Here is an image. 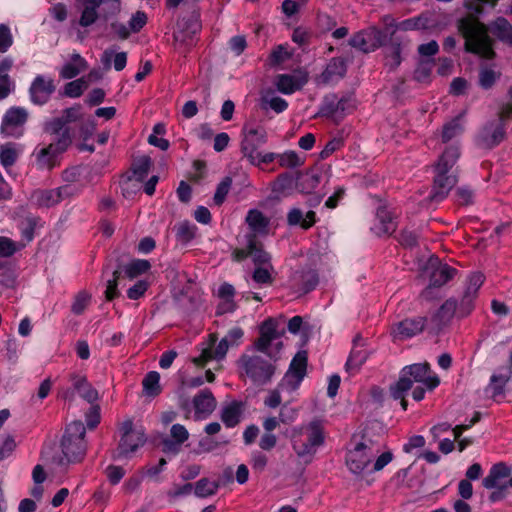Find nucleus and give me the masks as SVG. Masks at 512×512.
<instances>
[{
	"mask_svg": "<svg viewBox=\"0 0 512 512\" xmlns=\"http://www.w3.org/2000/svg\"><path fill=\"white\" fill-rule=\"evenodd\" d=\"M495 6L497 0H465L469 14L459 20L458 29L465 39V50L484 59L495 56L493 39L488 31L500 41L512 45V25L504 17H498L489 26L478 19L483 4Z\"/></svg>",
	"mask_w": 512,
	"mask_h": 512,
	"instance_id": "f257e3e1",
	"label": "nucleus"
},
{
	"mask_svg": "<svg viewBox=\"0 0 512 512\" xmlns=\"http://www.w3.org/2000/svg\"><path fill=\"white\" fill-rule=\"evenodd\" d=\"M326 439L323 422L313 419L308 423L295 426L291 429V447L296 456L305 464H310L319 448Z\"/></svg>",
	"mask_w": 512,
	"mask_h": 512,
	"instance_id": "f03ea898",
	"label": "nucleus"
},
{
	"mask_svg": "<svg viewBox=\"0 0 512 512\" xmlns=\"http://www.w3.org/2000/svg\"><path fill=\"white\" fill-rule=\"evenodd\" d=\"M439 378L431 374L427 363H417L405 366L401 372L399 380L390 388L391 395L398 400L413 388L414 384H421L432 390L439 384Z\"/></svg>",
	"mask_w": 512,
	"mask_h": 512,
	"instance_id": "7ed1b4c3",
	"label": "nucleus"
},
{
	"mask_svg": "<svg viewBox=\"0 0 512 512\" xmlns=\"http://www.w3.org/2000/svg\"><path fill=\"white\" fill-rule=\"evenodd\" d=\"M307 353L299 351L292 359L289 369L282 378L278 388L272 390L264 400V404L270 408H276L281 404L280 391H295L306 375Z\"/></svg>",
	"mask_w": 512,
	"mask_h": 512,
	"instance_id": "20e7f679",
	"label": "nucleus"
},
{
	"mask_svg": "<svg viewBox=\"0 0 512 512\" xmlns=\"http://www.w3.org/2000/svg\"><path fill=\"white\" fill-rule=\"evenodd\" d=\"M85 433L86 429L81 421H74L67 426L61 441L63 457L60 459V464L77 463L84 458Z\"/></svg>",
	"mask_w": 512,
	"mask_h": 512,
	"instance_id": "39448f33",
	"label": "nucleus"
},
{
	"mask_svg": "<svg viewBox=\"0 0 512 512\" xmlns=\"http://www.w3.org/2000/svg\"><path fill=\"white\" fill-rule=\"evenodd\" d=\"M242 135L241 151L251 164L260 166L274 160L273 153L258 152V148L267 141V133L263 127L244 126Z\"/></svg>",
	"mask_w": 512,
	"mask_h": 512,
	"instance_id": "423d86ee",
	"label": "nucleus"
},
{
	"mask_svg": "<svg viewBox=\"0 0 512 512\" xmlns=\"http://www.w3.org/2000/svg\"><path fill=\"white\" fill-rule=\"evenodd\" d=\"M283 331L278 330L276 320L269 318L260 326V336L254 343L258 352L268 355L271 359L277 360L282 349L281 336Z\"/></svg>",
	"mask_w": 512,
	"mask_h": 512,
	"instance_id": "0eeeda50",
	"label": "nucleus"
},
{
	"mask_svg": "<svg viewBox=\"0 0 512 512\" xmlns=\"http://www.w3.org/2000/svg\"><path fill=\"white\" fill-rule=\"evenodd\" d=\"M238 364L240 369L257 384H265L274 374V366L257 354H243Z\"/></svg>",
	"mask_w": 512,
	"mask_h": 512,
	"instance_id": "6e6552de",
	"label": "nucleus"
},
{
	"mask_svg": "<svg viewBox=\"0 0 512 512\" xmlns=\"http://www.w3.org/2000/svg\"><path fill=\"white\" fill-rule=\"evenodd\" d=\"M71 143L68 131H65L59 140L47 146L37 147L33 152L37 168L50 170L57 165V157L64 152Z\"/></svg>",
	"mask_w": 512,
	"mask_h": 512,
	"instance_id": "1a4fd4ad",
	"label": "nucleus"
},
{
	"mask_svg": "<svg viewBox=\"0 0 512 512\" xmlns=\"http://www.w3.org/2000/svg\"><path fill=\"white\" fill-rule=\"evenodd\" d=\"M77 193L78 189L74 185L67 184L56 189L36 190L31 195V201L39 207L49 208Z\"/></svg>",
	"mask_w": 512,
	"mask_h": 512,
	"instance_id": "9d476101",
	"label": "nucleus"
},
{
	"mask_svg": "<svg viewBox=\"0 0 512 512\" xmlns=\"http://www.w3.org/2000/svg\"><path fill=\"white\" fill-rule=\"evenodd\" d=\"M28 112L21 107H12L4 115L1 124V133L5 137L19 138L24 133V125Z\"/></svg>",
	"mask_w": 512,
	"mask_h": 512,
	"instance_id": "9b49d317",
	"label": "nucleus"
},
{
	"mask_svg": "<svg viewBox=\"0 0 512 512\" xmlns=\"http://www.w3.org/2000/svg\"><path fill=\"white\" fill-rule=\"evenodd\" d=\"M485 277L480 272L471 273L465 282L463 295L459 304V315L467 316L474 308V301L478 296V291L483 285Z\"/></svg>",
	"mask_w": 512,
	"mask_h": 512,
	"instance_id": "f8f14e48",
	"label": "nucleus"
},
{
	"mask_svg": "<svg viewBox=\"0 0 512 512\" xmlns=\"http://www.w3.org/2000/svg\"><path fill=\"white\" fill-rule=\"evenodd\" d=\"M505 137V126L503 119H493L487 122L477 135V145L491 149L499 145Z\"/></svg>",
	"mask_w": 512,
	"mask_h": 512,
	"instance_id": "ddd939ff",
	"label": "nucleus"
},
{
	"mask_svg": "<svg viewBox=\"0 0 512 512\" xmlns=\"http://www.w3.org/2000/svg\"><path fill=\"white\" fill-rule=\"evenodd\" d=\"M216 341V335L210 334L208 341L201 349V354L198 357L193 358V363L197 366H204L207 362L212 360H223L231 346L224 338H222L215 346Z\"/></svg>",
	"mask_w": 512,
	"mask_h": 512,
	"instance_id": "4468645a",
	"label": "nucleus"
},
{
	"mask_svg": "<svg viewBox=\"0 0 512 512\" xmlns=\"http://www.w3.org/2000/svg\"><path fill=\"white\" fill-rule=\"evenodd\" d=\"M427 324V318L423 316H416L412 318H405L392 325L391 335L394 340H406L420 334Z\"/></svg>",
	"mask_w": 512,
	"mask_h": 512,
	"instance_id": "2eb2a0df",
	"label": "nucleus"
},
{
	"mask_svg": "<svg viewBox=\"0 0 512 512\" xmlns=\"http://www.w3.org/2000/svg\"><path fill=\"white\" fill-rule=\"evenodd\" d=\"M199 30L200 25L196 17L178 22L174 31V41L181 53H186L187 48L193 45L194 36Z\"/></svg>",
	"mask_w": 512,
	"mask_h": 512,
	"instance_id": "dca6fc26",
	"label": "nucleus"
},
{
	"mask_svg": "<svg viewBox=\"0 0 512 512\" xmlns=\"http://www.w3.org/2000/svg\"><path fill=\"white\" fill-rule=\"evenodd\" d=\"M349 44L362 52L369 53L383 44V34L376 28H369L354 34Z\"/></svg>",
	"mask_w": 512,
	"mask_h": 512,
	"instance_id": "f3484780",
	"label": "nucleus"
},
{
	"mask_svg": "<svg viewBox=\"0 0 512 512\" xmlns=\"http://www.w3.org/2000/svg\"><path fill=\"white\" fill-rule=\"evenodd\" d=\"M371 449L363 442L358 443L353 450H350L346 457V465L353 474H361L371 462Z\"/></svg>",
	"mask_w": 512,
	"mask_h": 512,
	"instance_id": "a211bd4d",
	"label": "nucleus"
},
{
	"mask_svg": "<svg viewBox=\"0 0 512 512\" xmlns=\"http://www.w3.org/2000/svg\"><path fill=\"white\" fill-rule=\"evenodd\" d=\"M55 89L56 86L51 77L37 75L29 89L31 101L36 105H43L48 102Z\"/></svg>",
	"mask_w": 512,
	"mask_h": 512,
	"instance_id": "6ab92c4d",
	"label": "nucleus"
},
{
	"mask_svg": "<svg viewBox=\"0 0 512 512\" xmlns=\"http://www.w3.org/2000/svg\"><path fill=\"white\" fill-rule=\"evenodd\" d=\"M512 469L503 462L491 467L489 474L483 479L482 485L486 489H497L500 491L508 487L507 478L511 475Z\"/></svg>",
	"mask_w": 512,
	"mask_h": 512,
	"instance_id": "aec40b11",
	"label": "nucleus"
},
{
	"mask_svg": "<svg viewBox=\"0 0 512 512\" xmlns=\"http://www.w3.org/2000/svg\"><path fill=\"white\" fill-rule=\"evenodd\" d=\"M308 82V73L297 71L294 74H279L275 78L277 90L283 94L290 95L300 90Z\"/></svg>",
	"mask_w": 512,
	"mask_h": 512,
	"instance_id": "412c9836",
	"label": "nucleus"
},
{
	"mask_svg": "<svg viewBox=\"0 0 512 512\" xmlns=\"http://www.w3.org/2000/svg\"><path fill=\"white\" fill-rule=\"evenodd\" d=\"M457 182L456 176L451 171L435 170L434 184L431 199L443 200Z\"/></svg>",
	"mask_w": 512,
	"mask_h": 512,
	"instance_id": "4be33fe9",
	"label": "nucleus"
},
{
	"mask_svg": "<svg viewBox=\"0 0 512 512\" xmlns=\"http://www.w3.org/2000/svg\"><path fill=\"white\" fill-rule=\"evenodd\" d=\"M145 442L146 438L142 430L136 433H127L126 435H122L114 458L122 459L129 457L139 447L143 446Z\"/></svg>",
	"mask_w": 512,
	"mask_h": 512,
	"instance_id": "5701e85b",
	"label": "nucleus"
},
{
	"mask_svg": "<svg viewBox=\"0 0 512 512\" xmlns=\"http://www.w3.org/2000/svg\"><path fill=\"white\" fill-rule=\"evenodd\" d=\"M346 63L341 58H333L327 64L325 70L317 77L316 81L321 85L338 82L346 74Z\"/></svg>",
	"mask_w": 512,
	"mask_h": 512,
	"instance_id": "b1692460",
	"label": "nucleus"
},
{
	"mask_svg": "<svg viewBox=\"0 0 512 512\" xmlns=\"http://www.w3.org/2000/svg\"><path fill=\"white\" fill-rule=\"evenodd\" d=\"M195 414L199 417H207L216 408L217 402L209 389L201 390L193 398Z\"/></svg>",
	"mask_w": 512,
	"mask_h": 512,
	"instance_id": "393cba45",
	"label": "nucleus"
},
{
	"mask_svg": "<svg viewBox=\"0 0 512 512\" xmlns=\"http://www.w3.org/2000/svg\"><path fill=\"white\" fill-rule=\"evenodd\" d=\"M316 223V213L312 210L303 211L293 207L287 213V224L289 226H300L302 229H309Z\"/></svg>",
	"mask_w": 512,
	"mask_h": 512,
	"instance_id": "a878e982",
	"label": "nucleus"
},
{
	"mask_svg": "<svg viewBox=\"0 0 512 512\" xmlns=\"http://www.w3.org/2000/svg\"><path fill=\"white\" fill-rule=\"evenodd\" d=\"M456 270L447 264L437 266L430 274V284L423 291L422 295L428 298V294L433 287H440L451 280Z\"/></svg>",
	"mask_w": 512,
	"mask_h": 512,
	"instance_id": "bb28decb",
	"label": "nucleus"
},
{
	"mask_svg": "<svg viewBox=\"0 0 512 512\" xmlns=\"http://www.w3.org/2000/svg\"><path fill=\"white\" fill-rule=\"evenodd\" d=\"M70 381L74 390H76L84 400L89 403H94L98 400L99 396L97 390L92 387L85 376L71 374Z\"/></svg>",
	"mask_w": 512,
	"mask_h": 512,
	"instance_id": "cd10ccee",
	"label": "nucleus"
},
{
	"mask_svg": "<svg viewBox=\"0 0 512 512\" xmlns=\"http://www.w3.org/2000/svg\"><path fill=\"white\" fill-rule=\"evenodd\" d=\"M260 107L262 110L271 109L280 114L288 108V102L277 96L272 89H266L260 94Z\"/></svg>",
	"mask_w": 512,
	"mask_h": 512,
	"instance_id": "c85d7f7f",
	"label": "nucleus"
},
{
	"mask_svg": "<svg viewBox=\"0 0 512 512\" xmlns=\"http://www.w3.org/2000/svg\"><path fill=\"white\" fill-rule=\"evenodd\" d=\"M457 310L459 311L457 301L453 298H450L446 300L435 312L432 317V321L439 328L445 326L453 319Z\"/></svg>",
	"mask_w": 512,
	"mask_h": 512,
	"instance_id": "c756f323",
	"label": "nucleus"
},
{
	"mask_svg": "<svg viewBox=\"0 0 512 512\" xmlns=\"http://www.w3.org/2000/svg\"><path fill=\"white\" fill-rule=\"evenodd\" d=\"M243 404L239 401H231L225 404L221 410V420L226 427H235L241 419Z\"/></svg>",
	"mask_w": 512,
	"mask_h": 512,
	"instance_id": "7c9ffc66",
	"label": "nucleus"
},
{
	"mask_svg": "<svg viewBox=\"0 0 512 512\" xmlns=\"http://www.w3.org/2000/svg\"><path fill=\"white\" fill-rule=\"evenodd\" d=\"M104 0H80L81 3V17L79 24L82 27H88L96 22L98 19V8Z\"/></svg>",
	"mask_w": 512,
	"mask_h": 512,
	"instance_id": "2f4dec72",
	"label": "nucleus"
},
{
	"mask_svg": "<svg viewBox=\"0 0 512 512\" xmlns=\"http://www.w3.org/2000/svg\"><path fill=\"white\" fill-rule=\"evenodd\" d=\"M512 378L511 368H500L490 378L488 389L491 391L493 397L502 395L504 393L507 382Z\"/></svg>",
	"mask_w": 512,
	"mask_h": 512,
	"instance_id": "473e14b6",
	"label": "nucleus"
},
{
	"mask_svg": "<svg viewBox=\"0 0 512 512\" xmlns=\"http://www.w3.org/2000/svg\"><path fill=\"white\" fill-rule=\"evenodd\" d=\"M88 67L87 61L79 54L73 53L70 62L60 70V76L64 79H72Z\"/></svg>",
	"mask_w": 512,
	"mask_h": 512,
	"instance_id": "72a5a7b5",
	"label": "nucleus"
},
{
	"mask_svg": "<svg viewBox=\"0 0 512 512\" xmlns=\"http://www.w3.org/2000/svg\"><path fill=\"white\" fill-rule=\"evenodd\" d=\"M246 223L248 224L250 230L254 233V237L256 234H266L269 219L263 215V213L256 209H251L248 211L246 216Z\"/></svg>",
	"mask_w": 512,
	"mask_h": 512,
	"instance_id": "f704fd0d",
	"label": "nucleus"
},
{
	"mask_svg": "<svg viewBox=\"0 0 512 512\" xmlns=\"http://www.w3.org/2000/svg\"><path fill=\"white\" fill-rule=\"evenodd\" d=\"M248 248L250 257L255 266L271 265V256L263 250L262 244L254 236H248Z\"/></svg>",
	"mask_w": 512,
	"mask_h": 512,
	"instance_id": "c9c22d12",
	"label": "nucleus"
},
{
	"mask_svg": "<svg viewBox=\"0 0 512 512\" xmlns=\"http://www.w3.org/2000/svg\"><path fill=\"white\" fill-rule=\"evenodd\" d=\"M460 156L458 146L450 145L439 157L435 164V170L451 171Z\"/></svg>",
	"mask_w": 512,
	"mask_h": 512,
	"instance_id": "e433bc0d",
	"label": "nucleus"
},
{
	"mask_svg": "<svg viewBox=\"0 0 512 512\" xmlns=\"http://www.w3.org/2000/svg\"><path fill=\"white\" fill-rule=\"evenodd\" d=\"M112 58H113V66L116 71H121L125 68L126 63H127V53L126 52L115 53L111 49H106L101 56V62L106 69H109L111 67Z\"/></svg>",
	"mask_w": 512,
	"mask_h": 512,
	"instance_id": "4c0bfd02",
	"label": "nucleus"
},
{
	"mask_svg": "<svg viewBox=\"0 0 512 512\" xmlns=\"http://www.w3.org/2000/svg\"><path fill=\"white\" fill-rule=\"evenodd\" d=\"M81 118V106L75 105L73 107L67 108L63 111L61 117L54 119L51 122V126L54 131L61 129L64 125L75 122Z\"/></svg>",
	"mask_w": 512,
	"mask_h": 512,
	"instance_id": "58836bf2",
	"label": "nucleus"
},
{
	"mask_svg": "<svg viewBox=\"0 0 512 512\" xmlns=\"http://www.w3.org/2000/svg\"><path fill=\"white\" fill-rule=\"evenodd\" d=\"M142 386L145 395L151 397L159 395L162 391L160 385V374L157 371L148 372L142 381Z\"/></svg>",
	"mask_w": 512,
	"mask_h": 512,
	"instance_id": "ea45409f",
	"label": "nucleus"
},
{
	"mask_svg": "<svg viewBox=\"0 0 512 512\" xmlns=\"http://www.w3.org/2000/svg\"><path fill=\"white\" fill-rule=\"evenodd\" d=\"M219 483L217 481H210L208 478H202L195 483L194 493L197 497L206 498L215 495Z\"/></svg>",
	"mask_w": 512,
	"mask_h": 512,
	"instance_id": "a19ab883",
	"label": "nucleus"
},
{
	"mask_svg": "<svg viewBox=\"0 0 512 512\" xmlns=\"http://www.w3.org/2000/svg\"><path fill=\"white\" fill-rule=\"evenodd\" d=\"M462 116L461 114L455 117L443 126L441 135L443 142H448L463 132V125L461 124Z\"/></svg>",
	"mask_w": 512,
	"mask_h": 512,
	"instance_id": "79ce46f5",
	"label": "nucleus"
},
{
	"mask_svg": "<svg viewBox=\"0 0 512 512\" xmlns=\"http://www.w3.org/2000/svg\"><path fill=\"white\" fill-rule=\"evenodd\" d=\"M19 150L15 144L7 143L0 148V163L7 169L15 164L17 161Z\"/></svg>",
	"mask_w": 512,
	"mask_h": 512,
	"instance_id": "37998d69",
	"label": "nucleus"
},
{
	"mask_svg": "<svg viewBox=\"0 0 512 512\" xmlns=\"http://www.w3.org/2000/svg\"><path fill=\"white\" fill-rule=\"evenodd\" d=\"M176 239L182 244L189 243L195 237L196 226L188 221H183L175 225Z\"/></svg>",
	"mask_w": 512,
	"mask_h": 512,
	"instance_id": "c03bdc74",
	"label": "nucleus"
},
{
	"mask_svg": "<svg viewBox=\"0 0 512 512\" xmlns=\"http://www.w3.org/2000/svg\"><path fill=\"white\" fill-rule=\"evenodd\" d=\"M376 217L380 222L378 233L390 234L395 230V224L393 222L391 213L384 206L377 209Z\"/></svg>",
	"mask_w": 512,
	"mask_h": 512,
	"instance_id": "a18cd8bd",
	"label": "nucleus"
},
{
	"mask_svg": "<svg viewBox=\"0 0 512 512\" xmlns=\"http://www.w3.org/2000/svg\"><path fill=\"white\" fill-rule=\"evenodd\" d=\"M274 267L273 265L257 266L252 274V279L258 284L270 285L274 281L273 277Z\"/></svg>",
	"mask_w": 512,
	"mask_h": 512,
	"instance_id": "49530a36",
	"label": "nucleus"
},
{
	"mask_svg": "<svg viewBox=\"0 0 512 512\" xmlns=\"http://www.w3.org/2000/svg\"><path fill=\"white\" fill-rule=\"evenodd\" d=\"M150 269L147 260H134L124 267V273L129 279H134Z\"/></svg>",
	"mask_w": 512,
	"mask_h": 512,
	"instance_id": "de8ad7c7",
	"label": "nucleus"
},
{
	"mask_svg": "<svg viewBox=\"0 0 512 512\" xmlns=\"http://www.w3.org/2000/svg\"><path fill=\"white\" fill-rule=\"evenodd\" d=\"M367 359V352L361 348H354L347 360L346 368L350 372L357 371Z\"/></svg>",
	"mask_w": 512,
	"mask_h": 512,
	"instance_id": "09e8293b",
	"label": "nucleus"
},
{
	"mask_svg": "<svg viewBox=\"0 0 512 512\" xmlns=\"http://www.w3.org/2000/svg\"><path fill=\"white\" fill-rule=\"evenodd\" d=\"M88 81L85 78H79L65 85L64 93L71 98H77L88 88Z\"/></svg>",
	"mask_w": 512,
	"mask_h": 512,
	"instance_id": "8fccbe9b",
	"label": "nucleus"
},
{
	"mask_svg": "<svg viewBox=\"0 0 512 512\" xmlns=\"http://www.w3.org/2000/svg\"><path fill=\"white\" fill-rule=\"evenodd\" d=\"M500 73L488 67H482L479 71V85L483 89L491 88L496 80L499 78Z\"/></svg>",
	"mask_w": 512,
	"mask_h": 512,
	"instance_id": "3c124183",
	"label": "nucleus"
},
{
	"mask_svg": "<svg viewBox=\"0 0 512 512\" xmlns=\"http://www.w3.org/2000/svg\"><path fill=\"white\" fill-rule=\"evenodd\" d=\"M91 300V295L86 291L79 292L74 299L71 310L74 314L80 315L82 314L87 306L89 305Z\"/></svg>",
	"mask_w": 512,
	"mask_h": 512,
	"instance_id": "603ef678",
	"label": "nucleus"
},
{
	"mask_svg": "<svg viewBox=\"0 0 512 512\" xmlns=\"http://www.w3.org/2000/svg\"><path fill=\"white\" fill-rule=\"evenodd\" d=\"M147 20L148 17L143 11L139 10L132 14L128 22L131 33H138L147 24Z\"/></svg>",
	"mask_w": 512,
	"mask_h": 512,
	"instance_id": "864d4df0",
	"label": "nucleus"
},
{
	"mask_svg": "<svg viewBox=\"0 0 512 512\" xmlns=\"http://www.w3.org/2000/svg\"><path fill=\"white\" fill-rule=\"evenodd\" d=\"M231 185H232V179L230 177H225L218 184L215 195H214V201L217 205H221L224 202V200L231 188Z\"/></svg>",
	"mask_w": 512,
	"mask_h": 512,
	"instance_id": "5fc2aeb1",
	"label": "nucleus"
},
{
	"mask_svg": "<svg viewBox=\"0 0 512 512\" xmlns=\"http://www.w3.org/2000/svg\"><path fill=\"white\" fill-rule=\"evenodd\" d=\"M25 243L17 244L7 237L0 236V257H9L13 255L20 247H24Z\"/></svg>",
	"mask_w": 512,
	"mask_h": 512,
	"instance_id": "6e6d98bb",
	"label": "nucleus"
},
{
	"mask_svg": "<svg viewBox=\"0 0 512 512\" xmlns=\"http://www.w3.org/2000/svg\"><path fill=\"white\" fill-rule=\"evenodd\" d=\"M279 163L282 167L295 168L303 164L298 154L294 151H287L280 156Z\"/></svg>",
	"mask_w": 512,
	"mask_h": 512,
	"instance_id": "4d7b16f0",
	"label": "nucleus"
},
{
	"mask_svg": "<svg viewBox=\"0 0 512 512\" xmlns=\"http://www.w3.org/2000/svg\"><path fill=\"white\" fill-rule=\"evenodd\" d=\"M13 44V37L8 26L0 24V53H5Z\"/></svg>",
	"mask_w": 512,
	"mask_h": 512,
	"instance_id": "13d9d810",
	"label": "nucleus"
},
{
	"mask_svg": "<svg viewBox=\"0 0 512 512\" xmlns=\"http://www.w3.org/2000/svg\"><path fill=\"white\" fill-rule=\"evenodd\" d=\"M148 282L145 280L137 281L132 287L127 290V296L129 299L137 300L144 296L148 289Z\"/></svg>",
	"mask_w": 512,
	"mask_h": 512,
	"instance_id": "bf43d9fd",
	"label": "nucleus"
},
{
	"mask_svg": "<svg viewBox=\"0 0 512 512\" xmlns=\"http://www.w3.org/2000/svg\"><path fill=\"white\" fill-rule=\"evenodd\" d=\"M120 274H121V272L119 270H115L113 272V278L107 281L105 296H106V299L109 301L113 300L119 294V292L117 290V286H118V279L120 277Z\"/></svg>",
	"mask_w": 512,
	"mask_h": 512,
	"instance_id": "052dcab7",
	"label": "nucleus"
},
{
	"mask_svg": "<svg viewBox=\"0 0 512 512\" xmlns=\"http://www.w3.org/2000/svg\"><path fill=\"white\" fill-rule=\"evenodd\" d=\"M320 114L322 116L332 118L335 121L339 119L335 98L331 100L328 98L325 99L323 105L320 108Z\"/></svg>",
	"mask_w": 512,
	"mask_h": 512,
	"instance_id": "680f3d73",
	"label": "nucleus"
},
{
	"mask_svg": "<svg viewBox=\"0 0 512 512\" xmlns=\"http://www.w3.org/2000/svg\"><path fill=\"white\" fill-rule=\"evenodd\" d=\"M229 47L236 56L241 55L247 47L245 37L242 35L232 37L229 41Z\"/></svg>",
	"mask_w": 512,
	"mask_h": 512,
	"instance_id": "e2e57ef3",
	"label": "nucleus"
},
{
	"mask_svg": "<svg viewBox=\"0 0 512 512\" xmlns=\"http://www.w3.org/2000/svg\"><path fill=\"white\" fill-rule=\"evenodd\" d=\"M151 159L147 156L140 157L134 168V174L137 175L140 179L145 177L150 169Z\"/></svg>",
	"mask_w": 512,
	"mask_h": 512,
	"instance_id": "0e129e2a",
	"label": "nucleus"
},
{
	"mask_svg": "<svg viewBox=\"0 0 512 512\" xmlns=\"http://www.w3.org/2000/svg\"><path fill=\"white\" fill-rule=\"evenodd\" d=\"M170 435L173 440L181 444L189 438V432L181 424H174L170 429Z\"/></svg>",
	"mask_w": 512,
	"mask_h": 512,
	"instance_id": "69168bd1",
	"label": "nucleus"
},
{
	"mask_svg": "<svg viewBox=\"0 0 512 512\" xmlns=\"http://www.w3.org/2000/svg\"><path fill=\"white\" fill-rule=\"evenodd\" d=\"M291 57V53L288 52L287 47L284 45H278L271 53V59L274 64H281Z\"/></svg>",
	"mask_w": 512,
	"mask_h": 512,
	"instance_id": "338daca9",
	"label": "nucleus"
},
{
	"mask_svg": "<svg viewBox=\"0 0 512 512\" xmlns=\"http://www.w3.org/2000/svg\"><path fill=\"white\" fill-rule=\"evenodd\" d=\"M125 475V470L120 466L110 465L106 468V476L111 484H117Z\"/></svg>",
	"mask_w": 512,
	"mask_h": 512,
	"instance_id": "774afa93",
	"label": "nucleus"
}]
</instances>
